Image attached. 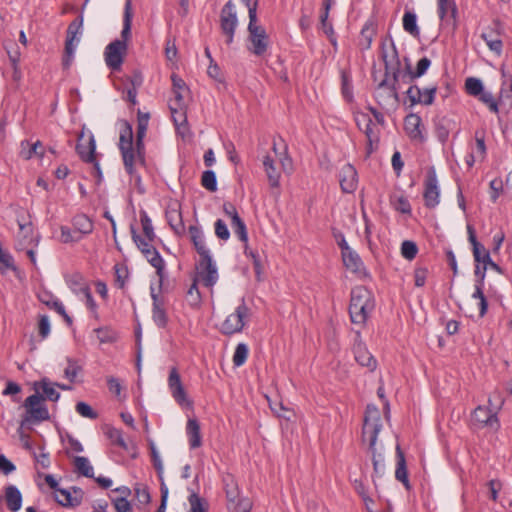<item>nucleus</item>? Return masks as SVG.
Segmentation results:
<instances>
[{
    "label": "nucleus",
    "mask_w": 512,
    "mask_h": 512,
    "mask_svg": "<svg viewBox=\"0 0 512 512\" xmlns=\"http://www.w3.org/2000/svg\"><path fill=\"white\" fill-rule=\"evenodd\" d=\"M330 7H331L330 0H327L324 3V11L320 15V23H321L322 29L324 30V32L327 35H330L333 33L332 25L330 23H328V15H329Z\"/></svg>",
    "instance_id": "60"
},
{
    "label": "nucleus",
    "mask_w": 512,
    "mask_h": 512,
    "mask_svg": "<svg viewBox=\"0 0 512 512\" xmlns=\"http://www.w3.org/2000/svg\"><path fill=\"white\" fill-rule=\"evenodd\" d=\"M342 261L346 270L355 277L362 279L368 276L367 270L361 258H342Z\"/></svg>",
    "instance_id": "31"
},
{
    "label": "nucleus",
    "mask_w": 512,
    "mask_h": 512,
    "mask_svg": "<svg viewBox=\"0 0 512 512\" xmlns=\"http://www.w3.org/2000/svg\"><path fill=\"white\" fill-rule=\"evenodd\" d=\"M112 503L117 512H131V504L125 497H116L112 499Z\"/></svg>",
    "instance_id": "64"
},
{
    "label": "nucleus",
    "mask_w": 512,
    "mask_h": 512,
    "mask_svg": "<svg viewBox=\"0 0 512 512\" xmlns=\"http://www.w3.org/2000/svg\"><path fill=\"white\" fill-rule=\"evenodd\" d=\"M465 88L467 93L472 96H480L483 93V84L478 78H467L465 81Z\"/></svg>",
    "instance_id": "52"
},
{
    "label": "nucleus",
    "mask_w": 512,
    "mask_h": 512,
    "mask_svg": "<svg viewBox=\"0 0 512 512\" xmlns=\"http://www.w3.org/2000/svg\"><path fill=\"white\" fill-rule=\"evenodd\" d=\"M93 230L92 221L84 214L76 215L73 219V233L78 234L80 238L89 234Z\"/></svg>",
    "instance_id": "33"
},
{
    "label": "nucleus",
    "mask_w": 512,
    "mask_h": 512,
    "mask_svg": "<svg viewBox=\"0 0 512 512\" xmlns=\"http://www.w3.org/2000/svg\"><path fill=\"white\" fill-rule=\"evenodd\" d=\"M188 500L191 506V512H207L206 503L197 494H191Z\"/></svg>",
    "instance_id": "62"
},
{
    "label": "nucleus",
    "mask_w": 512,
    "mask_h": 512,
    "mask_svg": "<svg viewBox=\"0 0 512 512\" xmlns=\"http://www.w3.org/2000/svg\"><path fill=\"white\" fill-rule=\"evenodd\" d=\"M114 274H115V285L123 289L126 285V282L129 278L128 267L125 263H116L114 265Z\"/></svg>",
    "instance_id": "46"
},
{
    "label": "nucleus",
    "mask_w": 512,
    "mask_h": 512,
    "mask_svg": "<svg viewBox=\"0 0 512 512\" xmlns=\"http://www.w3.org/2000/svg\"><path fill=\"white\" fill-rule=\"evenodd\" d=\"M13 260L14 258H0V274H5L8 270H12L18 278H21V271Z\"/></svg>",
    "instance_id": "59"
},
{
    "label": "nucleus",
    "mask_w": 512,
    "mask_h": 512,
    "mask_svg": "<svg viewBox=\"0 0 512 512\" xmlns=\"http://www.w3.org/2000/svg\"><path fill=\"white\" fill-rule=\"evenodd\" d=\"M106 436L110 439L112 444L121 447L124 450L128 449L127 443L123 438L122 431L115 427H108L106 432Z\"/></svg>",
    "instance_id": "48"
},
{
    "label": "nucleus",
    "mask_w": 512,
    "mask_h": 512,
    "mask_svg": "<svg viewBox=\"0 0 512 512\" xmlns=\"http://www.w3.org/2000/svg\"><path fill=\"white\" fill-rule=\"evenodd\" d=\"M149 262L156 270V275L158 276V288L159 291H161L164 281L168 278L164 258H149Z\"/></svg>",
    "instance_id": "40"
},
{
    "label": "nucleus",
    "mask_w": 512,
    "mask_h": 512,
    "mask_svg": "<svg viewBox=\"0 0 512 512\" xmlns=\"http://www.w3.org/2000/svg\"><path fill=\"white\" fill-rule=\"evenodd\" d=\"M375 34L376 30L373 23L367 22L361 29L359 36V46L364 50L369 49Z\"/></svg>",
    "instance_id": "37"
},
{
    "label": "nucleus",
    "mask_w": 512,
    "mask_h": 512,
    "mask_svg": "<svg viewBox=\"0 0 512 512\" xmlns=\"http://www.w3.org/2000/svg\"><path fill=\"white\" fill-rule=\"evenodd\" d=\"M375 309V299L370 290L364 286H356L351 290L349 316L351 323L363 329Z\"/></svg>",
    "instance_id": "4"
},
{
    "label": "nucleus",
    "mask_w": 512,
    "mask_h": 512,
    "mask_svg": "<svg viewBox=\"0 0 512 512\" xmlns=\"http://www.w3.org/2000/svg\"><path fill=\"white\" fill-rule=\"evenodd\" d=\"M19 228H20V234L26 239L29 238L28 245L23 247L21 249L22 252L26 254V256L32 257L34 256V237H33V226L30 222L28 223H20L19 222Z\"/></svg>",
    "instance_id": "38"
},
{
    "label": "nucleus",
    "mask_w": 512,
    "mask_h": 512,
    "mask_svg": "<svg viewBox=\"0 0 512 512\" xmlns=\"http://www.w3.org/2000/svg\"><path fill=\"white\" fill-rule=\"evenodd\" d=\"M132 235H133V240H134L135 244L137 245V247L143 254L153 253L154 256H160L154 246L155 240L145 239L144 235L137 234L134 229H132Z\"/></svg>",
    "instance_id": "34"
},
{
    "label": "nucleus",
    "mask_w": 512,
    "mask_h": 512,
    "mask_svg": "<svg viewBox=\"0 0 512 512\" xmlns=\"http://www.w3.org/2000/svg\"><path fill=\"white\" fill-rule=\"evenodd\" d=\"M396 470H395V478L399 482H401L407 490L410 489V482L408 478L407 464L405 455L400 447V445L396 446Z\"/></svg>",
    "instance_id": "23"
},
{
    "label": "nucleus",
    "mask_w": 512,
    "mask_h": 512,
    "mask_svg": "<svg viewBox=\"0 0 512 512\" xmlns=\"http://www.w3.org/2000/svg\"><path fill=\"white\" fill-rule=\"evenodd\" d=\"M140 221L142 226V235L145 236V239L155 240L156 236L154 234L152 222L146 213L141 214Z\"/></svg>",
    "instance_id": "57"
},
{
    "label": "nucleus",
    "mask_w": 512,
    "mask_h": 512,
    "mask_svg": "<svg viewBox=\"0 0 512 512\" xmlns=\"http://www.w3.org/2000/svg\"><path fill=\"white\" fill-rule=\"evenodd\" d=\"M43 145L40 141H36L34 144L30 145L28 141H23L21 143V151L20 156L25 159L29 160L34 155H39L40 157H43Z\"/></svg>",
    "instance_id": "36"
},
{
    "label": "nucleus",
    "mask_w": 512,
    "mask_h": 512,
    "mask_svg": "<svg viewBox=\"0 0 512 512\" xmlns=\"http://www.w3.org/2000/svg\"><path fill=\"white\" fill-rule=\"evenodd\" d=\"M362 132L367 138V155H370L378 147L380 130L372 123L369 127L363 128Z\"/></svg>",
    "instance_id": "35"
},
{
    "label": "nucleus",
    "mask_w": 512,
    "mask_h": 512,
    "mask_svg": "<svg viewBox=\"0 0 512 512\" xmlns=\"http://www.w3.org/2000/svg\"><path fill=\"white\" fill-rule=\"evenodd\" d=\"M95 149V139L92 135L86 140L84 139L83 134L79 136L78 144L76 146L78 155L83 161L93 164L97 172L100 173L99 163L96 161L95 157Z\"/></svg>",
    "instance_id": "17"
},
{
    "label": "nucleus",
    "mask_w": 512,
    "mask_h": 512,
    "mask_svg": "<svg viewBox=\"0 0 512 512\" xmlns=\"http://www.w3.org/2000/svg\"><path fill=\"white\" fill-rule=\"evenodd\" d=\"M438 14L442 22L456 28L457 8L454 0H438Z\"/></svg>",
    "instance_id": "20"
},
{
    "label": "nucleus",
    "mask_w": 512,
    "mask_h": 512,
    "mask_svg": "<svg viewBox=\"0 0 512 512\" xmlns=\"http://www.w3.org/2000/svg\"><path fill=\"white\" fill-rule=\"evenodd\" d=\"M381 428L382 423L379 409L374 405H368L365 411L362 436L364 440L369 442L373 470L377 477H382L385 473L384 456L376 449V442Z\"/></svg>",
    "instance_id": "2"
},
{
    "label": "nucleus",
    "mask_w": 512,
    "mask_h": 512,
    "mask_svg": "<svg viewBox=\"0 0 512 512\" xmlns=\"http://www.w3.org/2000/svg\"><path fill=\"white\" fill-rule=\"evenodd\" d=\"M437 92V86L432 85L426 88H420L418 85H411L406 91L407 98L411 106L422 104L425 106L432 105Z\"/></svg>",
    "instance_id": "15"
},
{
    "label": "nucleus",
    "mask_w": 512,
    "mask_h": 512,
    "mask_svg": "<svg viewBox=\"0 0 512 512\" xmlns=\"http://www.w3.org/2000/svg\"><path fill=\"white\" fill-rule=\"evenodd\" d=\"M222 481L228 501V509H230L232 512H240V504L243 502L250 503V501L248 499L240 498L238 484L231 474L224 475Z\"/></svg>",
    "instance_id": "13"
},
{
    "label": "nucleus",
    "mask_w": 512,
    "mask_h": 512,
    "mask_svg": "<svg viewBox=\"0 0 512 512\" xmlns=\"http://www.w3.org/2000/svg\"><path fill=\"white\" fill-rule=\"evenodd\" d=\"M403 28L413 37H418L420 30L417 26L416 14L410 11H406L403 16Z\"/></svg>",
    "instance_id": "44"
},
{
    "label": "nucleus",
    "mask_w": 512,
    "mask_h": 512,
    "mask_svg": "<svg viewBox=\"0 0 512 512\" xmlns=\"http://www.w3.org/2000/svg\"><path fill=\"white\" fill-rule=\"evenodd\" d=\"M423 199L425 206L429 209L435 208L440 202V189L434 167H430L427 170L424 180Z\"/></svg>",
    "instance_id": "10"
},
{
    "label": "nucleus",
    "mask_w": 512,
    "mask_h": 512,
    "mask_svg": "<svg viewBox=\"0 0 512 512\" xmlns=\"http://www.w3.org/2000/svg\"><path fill=\"white\" fill-rule=\"evenodd\" d=\"M119 149L122 154L126 171L128 174L133 175L135 172V165L137 163H145V147L144 142L142 141V146H140L137 139L134 144L132 126L126 120L121 122Z\"/></svg>",
    "instance_id": "3"
},
{
    "label": "nucleus",
    "mask_w": 512,
    "mask_h": 512,
    "mask_svg": "<svg viewBox=\"0 0 512 512\" xmlns=\"http://www.w3.org/2000/svg\"><path fill=\"white\" fill-rule=\"evenodd\" d=\"M149 119H150L149 113H143L142 111L138 110L136 139L138 140V143L140 146H142V141L145 138L146 131L148 128Z\"/></svg>",
    "instance_id": "41"
},
{
    "label": "nucleus",
    "mask_w": 512,
    "mask_h": 512,
    "mask_svg": "<svg viewBox=\"0 0 512 512\" xmlns=\"http://www.w3.org/2000/svg\"><path fill=\"white\" fill-rule=\"evenodd\" d=\"M171 116L177 129L184 127L187 123V117L183 108H177L174 104H169Z\"/></svg>",
    "instance_id": "51"
},
{
    "label": "nucleus",
    "mask_w": 512,
    "mask_h": 512,
    "mask_svg": "<svg viewBox=\"0 0 512 512\" xmlns=\"http://www.w3.org/2000/svg\"><path fill=\"white\" fill-rule=\"evenodd\" d=\"M201 185L210 192L217 190V180L214 171L206 170L201 177Z\"/></svg>",
    "instance_id": "53"
},
{
    "label": "nucleus",
    "mask_w": 512,
    "mask_h": 512,
    "mask_svg": "<svg viewBox=\"0 0 512 512\" xmlns=\"http://www.w3.org/2000/svg\"><path fill=\"white\" fill-rule=\"evenodd\" d=\"M150 293L151 298L153 300V307H152V318L154 323L160 327L164 328L166 327L168 323V316L165 309V302L164 299L159 297V294L155 291V288L153 285L150 287Z\"/></svg>",
    "instance_id": "19"
},
{
    "label": "nucleus",
    "mask_w": 512,
    "mask_h": 512,
    "mask_svg": "<svg viewBox=\"0 0 512 512\" xmlns=\"http://www.w3.org/2000/svg\"><path fill=\"white\" fill-rule=\"evenodd\" d=\"M55 501L64 507H76L79 505V497H72V493L66 489H57Z\"/></svg>",
    "instance_id": "39"
},
{
    "label": "nucleus",
    "mask_w": 512,
    "mask_h": 512,
    "mask_svg": "<svg viewBox=\"0 0 512 512\" xmlns=\"http://www.w3.org/2000/svg\"><path fill=\"white\" fill-rule=\"evenodd\" d=\"M481 38L485 41L491 51L495 52L497 55L502 53L503 43L497 31L493 29L483 31Z\"/></svg>",
    "instance_id": "32"
},
{
    "label": "nucleus",
    "mask_w": 512,
    "mask_h": 512,
    "mask_svg": "<svg viewBox=\"0 0 512 512\" xmlns=\"http://www.w3.org/2000/svg\"><path fill=\"white\" fill-rule=\"evenodd\" d=\"M452 121L448 118L440 119L435 125V134L438 140L445 143L450 134Z\"/></svg>",
    "instance_id": "45"
},
{
    "label": "nucleus",
    "mask_w": 512,
    "mask_h": 512,
    "mask_svg": "<svg viewBox=\"0 0 512 512\" xmlns=\"http://www.w3.org/2000/svg\"><path fill=\"white\" fill-rule=\"evenodd\" d=\"M131 22H132V14L130 12V2L126 3L124 20H123V29L121 32V41H125V43L129 40L131 36Z\"/></svg>",
    "instance_id": "50"
},
{
    "label": "nucleus",
    "mask_w": 512,
    "mask_h": 512,
    "mask_svg": "<svg viewBox=\"0 0 512 512\" xmlns=\"http://www.w3.org/2000/svg\"><path fill=\"white\" fill-rule=\"evenodd\" d=\"M404 129L411 140L423 142L425 140L421 129V118L417 114H409L404 120Z\"/></svg>",
    "instance_id": "22"
},
{
    "label": "nucleus",
    "mask_w": 512,
    "mask_h": 512,
    "mask_svg": "<svg viewBox=\"0 0 512 512\" xmlns=\"http://www.w3.org/2000/svg\"><path fill=\"white\" fill-rule=\"evenodd\" d=\"M190 239L200 256H209V249L205 245L203 232L197 227L190 225L188 228Z\"/></svg>",
    "instance_id": "26"
},
{
    "label": "nucleus",
    "mask_w": 512,
    "mask_h": 512,
    "mask_svg": "<svg viewBox=\"0 0 512 512\" xmlns=\"http://www.w3.org/2000/svg\"><path fill=\"white\" fill-rule=\"evenodd\" d=\"M391 204L394 209L403 214H411V205L405 196H395L391 198Z\"/></svg>",
    "instance_id": "54"
},
{
    "label": "nucleus",
    "mask_w": 512,
    "mask_h": 512,
    "mask_svg": "<svg viewBox=\"0 0 512 512\" xmlns=\"http://www.w3.org/2000/svg\"><path fill=\"white\" fill-rule=\"evenodd\" d=\"M74 466L77 473L87 478H94V469L88 458L83 456H76L74 458Z\"/></svg>",
    "instance_id": "42"
},
{
    "label": "nucleus",
    "mask_w": 512,
    "mask_h": 512,
    "mask_svg": "<svg viewBox=\"0 0 512 512\" xmlns=\"http://www.w3.org/2000/svg\"><path fill=\"white\" fill-rule=\"evenodd\" d=\"M191 279H194L203 287L213 293V288L218 282L219 273L216 263L212 258H200L194 266L191 273Z\"/></svg>",
    "instance_id": "7"
},
{
    "label": "nucleus",
    "mask_w": 512,
    "mask_h": 512,
    "mask_svg": "<svg viewBox=\"0 0 512 512\" xmlns=\"http://www.w3.org/2000/svg\"><path fill=\"white\" fill-rule=\"evenodd\" d=\"M82 26H83V15H79L75 20H73L68 28H67V37L66 42L68 46L71 44H76L80 42V36L82 35Z\"/></svg>",
    "instance_id": "28"
},
{
    "label": "nucleus",
    "mask_w": 512,
    "mask_h": 512,
    "mask_svg": "<svg viewBox=\"0 0 512 512\" xmlns=\"http://www.w3.org/2000/svg\"><path fill=\"white\" fill-rule=\"evenodd\" d=\"M135 498L141 505H147L151 501V496L149 493V489L147 486L142 484H137L134 487Z\"/></svg>",
    "instance_id": "56"
},
{
    "label": "nucleus",
    "mask_w": 512,
    "mask_h": 512,
    "mask_svg": "<svg viewBox=\"0 0 512 512\" xmlns=\"http://www.w3.org/2000/svg\"><path fill=\"white\" fill-rule=\"evenodd\" d=\"M82 372V366L74 359H67V367L64 369L65 377L70 381L74 382L79 373Z\"/></svg>",
    "instance_id": "49"
},
{
    "label": "nucleus",
    "mask_w": 512,
    "mask_h": 512,
    "mask_svg": "<svg viewBox=\"0 0 512 512\" xmlns=\"http://www.w3.org/2000/svg\"><path fill=\"white\" fill-rule=\"evenodd\" d=\"M246 7L248 8L249 14V24H248V32H249V41L252 44L250 50L256 55H263L268 47V35L265 29L257 25V0H242Z\"/></svg>",
    "instance_id": "5"
},
{
    "label": "nucleus",
    "mask_w": 512,
    "mask_h": 512,
    "mask_svg": "<svg viewBox=\"0 0 512 512\" xmlns=\"http://www.w3.org/2000/svg\"><path fill=\"white\" fill-rule=\"evenodd\" d=\"M75 410L85 418L96 419L98 417V414L92 409V407L85 402H78L75 406Z\"/></svg>",
    "instance_id": "61"
},
{
    "label": "nucleus",
    "mask_w": 512,
    "mask_h": 512,
    "mask_svg": "<svg viewBox=\"0 0 512 512\" xmlns=\"http://www.w3.org/2000/svg\"><path fill=\"white\" fill-rule=\"evenodd\" d=\"M65 279L68 286L74 291L83 293L85 292V289H89V286L86 284L84 277L78 272L66 275Z\"/></svg>",
    "instance_id": "43"
},
{
    "label": "nucleus",
    "mask_w": 512,
    "mask_h": 512,
    "mask_svg": "<svg viewBox=\"0 0 512 512\" xmlns=\"http://www.w3.org/2000/svg\"><path fill=\"white\" fill-rule=\"evenodd\" d=\"M340 186L343 192L352 193L357 186V172L355 168L346 164L340 171Z\"/></svg>",
    "instance_id": "21"
},
{
    "label": "nucleus",
    "mask_w": 512,
    "mask_h": 512,
    "mask_svg": "<svg viewBox=\"0 0 512 512\" xmlns=\"http://www.w3.org/2000/svg\"><path fill=\"white\" fill-rule=\"evenodd\" d=\"M127 52V43L116 39L112 41L105 49V62L106 65L113 71L120 70L124 56Z\"/></svg>",
    "instance_id": "11"
},
{
    "label": "nucleus",
    "mask_w": 512,
    "mask_h": 512,
    "mask_svg": "<svg viewBox=\"0 0 512 512\" xmlns=\"http://www.w3.org/2000/svg\"><path fill=\"white\" fill-rule=\"evenodd\" d=\"M95 332L101 343H112L116 340V333L112 330L100 328L96 329Z\"/></svg>",
    "instance_id": "63"
},
{
    "label": "nucleus",
    "mask_w": 512,
    "mask_h": 512,
    "mask_svg": "<svg viewBox=\"0 0 512 512\" xmlns=\"http://www.w3.org/2000/svg\"><path fill=\"white\" fill-rule=\"evenodd\" d=\"M186 433L189 439V446L191 449L199 448L202 445L200 425L197 419H188L186 425Z\"/></svg>",
    "instance_id": "25"
},
{
    "label": "nucleus",
    "mask_w": 512,
    "mask_h": 512,
    "mask_svg": "<svg viewBox=\"0 0 512 512\" xmlns=\"http://www.w3.org/2000/svg\"><path fill=\"white\" fill-rule=\"evenodd\" d=\"M199 284L194 279H191V284L188 286L186 291V301L193 309H199L202 305L203 297L199 289Z\"/></svg>",
    "instance_id": "27"
},
{
    "label": "nucleus",
    "mask_w": 512,
    "mask_h": 512,
    "mask_svg": "<svg viewBox=\"0 0 512 512\" xmlns=\"http://www.w3.org/2000/svg\"><path fill=\"white\" fill-rule=\"evenodd\" d=\"M5 502L11 512H17L22 506V495L20 490L13 485L5 488Z\"/></svg>",
    "instance_id": "24"
},
{
    "label": "nucleus",
    "mask_w": 512,
    "mask_h": 512,
    "mask_svg": "<svg viewBox=\"0 0 512 512\" xmlns=\"http://www.w3.org/2000/svg\"><path fill=\"white\" fill-rule=\"evenodd\" d=\"M267 267V258H253V268L257 281H263Z\"/></svg>",
    "instance_id": "58"
},
{
    "label": "nucleus",
    "mask_w": 512,
    "mask_h": 512,
    "mask_svg": "<svg viewBox=\"0 0 512 512\" xmlns=\"http://www.w3.org/2000/svg\"><path fill=\"white\" fill-rule=\"evenodd\" d=\"M248 357V347L244 343H239L236 346L234 355H233V364L236 367L242 366Z\"/></svg>",
    "instance_id": "55"
},
{
    "label": "nucleus",
    "mask_w": 512,
    "mask_h": 512,
    "mask_svg": "<svg viewBox=\"0 0 512 512\" xmlns=\"http://www.w3.org/2000/svg\"><path fill=\"white\" fill-rule=\"evenodd\" d=\"M469 241L473 247V256H490V250L486 249L480 242L477 241L475 231L472 226H467Z\"/></svg>",
    "instance_id": "47"
},
{
    "label": "nucleus",
    "mask_w": 512,
    "mask_h": 512,
    "mask_svg": "<svg viewBox=\"0 0 512 512\" xmlns=\"http://www.w3.org/2000/svg\"><path fill=\"white\" fill-rule=\"evenodd\" d=\"M249 316V308L242 300L241 304L237 306L235 312L228 315L224 322L221 324L220 331L224 335H233L242 331L245 322L244 320Z\"/></svg>",
    "instance_id": "8"
},
{
    "label": "nucleus",
    "mask_w": 512,
    "mask_h": 512,
    "mask_svg": "<svg viewBox=\"0 0 512 512\" xmlns=\"http://www.w3.org/2000/svg\"><path fill=\"white\" fill-rule=\"evenodd\" d=\"M168 387L173 399L184 408H193V401L188 397L176 367H172L168 376Z\"/></svg>",
    "instance_id": "9"
},
{
    "label": "nucleus",
    "mask_w": 512,
    "mask_h": 512,
    "mask_svg": "<svg viewBox=\"0 0 512 512\" xmlns=\"http://www.w3.org/2000/svg\"><path fill=\"white\" fill-rule=\"evenodd\" d=\"M382 59L385 66V76L378 85V88H387L394 95L397 94V83L400 75V60L394 43H391L390 50L382 47Z\"/></svg>",
    "instance_id": "6"
},
{
    "label": "nucleus",
    "mask_w": 512,
    "mask_h": 512,
    "mask_svg": "<svg viewBox=\"0 0 512 512\" xmlns=\"http://www.w3.org/2000/svg\"><path fill=\"white\" fill-rule=\"evenodd\" d=\"M56 388L55 382H51L46 377L33 383L35 393L27 397L23 403L26 415L22 420V425L26 422L39 423L50 419L49 410L44 401L57 402L59 400L60 393Z\"/></svg>",
    "instance_id": "1"
},
{
    "label": "nucleus",
    "mask_w": 512,
    "mask_h": 512,
    "mask_svg": "<svg viewBox=\"0 0 512 512\" xmlns=\"http://www.w3.org/2000/svg\"><path fill=\"white\" fill-rule=\"evenodd\" d=\"M355 337L353 344V353L355 360L361 366L367 367L370 371L376 369L377 361L372 354L367 350L365 344L362 341L360 329H353Z\"/></svg>",
    "instance_id": "12"
},
{
    "label": "nucleus",
    "mask_w": 512,
    "mask_h": 512,
    "mask_svg": "<svg viewBox=\"0 0 512 512\" xmlns=\"http://www.w3.org/2000/svg\"><path fill=\"white\" fill-rule=\"evenodd\" d=\"M220 22L222 32L227 36L226 42L227 44H231L238 23L236 12L234 11V4L231 0L222 8Z\"/></svg>",
    "instance_id": "14"
},
{
    "label": "nucleus",
    "mask_w": 512,
    "mask_h": 512,
    "mask_svg": "<svg viewBox=\"0 0 512 512\" xmlns=\"http://www.w3.org/2000/svg\"><path fill=\"white\" fill-rule=\"evenodd\" d=\"M430 65H431V60L427 57H423L417 62L415 70H412L410 64L407 63V66H406L407 71H406L405 75L403 76V78L407 77L408 82H413L415 79L423 76L426 73V71L428 70V68L430 67Z\"/></svg>",
    "instance_id": "30"
},
{
    "label": "nucleus",
    "mask_w": 512,
    "mask_h": 512,
    "mask_svg": "<svg viewBox=\"0 0 512 512\" xmlns=\"http://www.w3.org/2000/svg\"><path fill=\"white\" fill-rule=\"evenodd\" d=\"M263 166L271 188H278L281 174L274 165L273 159L267 155L263 159Z\"/></svg>",
    "instance_id": "29"
},
{
    "label": "nucleus",
    "mask_w": 512,
    "mask_h": 512,
    "mask_svg": "<svg viewBox=\"0 0 512 512\" xmlns=\"http://www.w3.org/2000/svg\"><path fill=\"white\" fill-rule=\"evenodd\" d=\"M503 404L502 399H497L493 408L478 406L473 412V419L483 426H498L497 413Z\"/></svg>",
    "instance_id": "16"
},
{
    "label": "nucleus",
    "mask_w": 512,
    "mask_h": 512,
    "mask_svg": "<svg viewBox=\"0 0 512 512\" xmlns=\"http://www.w3.org/2000/svg\"><path fill=\"white\" fill-rule=\"evenodd\" d=\"M166 219L171 229L177 235H182L186 231V227L183 222L182 213L180 211V203L176 200L170 201L167 205Z\"/></svg>",
    "instance_id": "18"
}]
</instances>
